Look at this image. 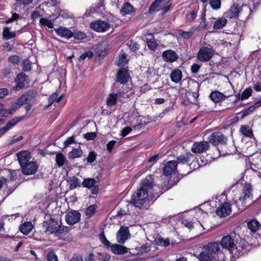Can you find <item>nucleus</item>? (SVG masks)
<instances>
[{"instance_id":"f257e3e1","label":"nucleus","mask_w":261,"mask_h":261,"mask_svg":"<svg viewBox=\"0 0 261 261\" xmlns=\"http://www.w3.org/2000/svg\"><path fill=\"white\" fill-rule=\"evenodd\" d=\"M152 187V183L148 179L143 180L140 188L132 195L130 203L137 207L147 209L160 195L158 192L151 193Z\"/></svg>"},{"instance_id":"f03ea898","label":"nucleus","mask_w":261,"mask_h":261,"mask_svg":"<svg viewBox=\"0 0 261 261\" xmlns=\"http://www.w3.org/2000/svg\"><path fill=\"white\" fill-rule=\"evenodd\" d=\"M246 242L240 240L238 243L237 234L231 232L224 236L221 239L220 244L223 248L228 250L234 257H239L244 254L246 249Z\"/></svg>"},{"instance_id":"7ed1b4c3","label":"nucleus","mask_w":261,"mask_h":261,"mask_svg":"<svg viewBox=\"0 0 261 261\" xmlns=\"http://www.w3.org/2000/svg\"><path fill=\"white\" fill-rule=\"evenodd\" d=\"M252 186L250 184H245L243 189V196L239 198L243 206L247 207L251 204L252 196Z\"/></svg>"},{"instance_id":"20e7f679","label":"nucleus","mask_w":261,"mask_h":261,"mask_svg":"<svg viewBox=\"0 0 261 261\" xmlns=\"http://www.w3.org/2000/svg\"><path fill=\"white\" fill-rule=\"evenodd\" d=\"M215 52L211 47L202 46L197 53V58L202 62H207L212 58Z\"/></svg>"},{"instance_id":"39448f33","label":"nucleus","mask_w":261,"mask_h":261,"mask_svg":"<svg viewBox=\"0 0 261 261\" xmlns=\"http://www.w3.org/2000/svg\"><path fill=\"white\" fill-rule=\"evenodd\" d=\"M15 82L16 85L13 89L17 91L27 87L29 84L30 80L28 76L24 72H20L17 75Z\"/></svg>"},{"instance_id":"423d86ee","label":"nucleus","mask_w":261,"mask_h":261,"mask_svg":"<svg viewBox=\"0 0 261 261\" xmlns=\"http://www.w3.org/2000/svg\"><path fill=\"white\" fill-rule=\"evenodd\" d=\"M45 231L48 234L57 233L59 229V223L55 219L50 218L48 220L44 221L43 223Z\"/></svg>"},{"instance_id":"0eeeda50","label":"nucleus","mask_w":261,"mask_h":261,"mask_svg":"<svg viewBox=\"0 0 261 261\" xmlns=\"http://www.w3.org/2000/svg\"><path fill=\"white\" fill-rule=\"evenodd\" d=\"M209 142L215 145L220 144L222 145L226 143L227 138L221 132H216L211 134L208 137Z\"/></svg>"},{"instance_id":"6e6552de","label":"nucleus","mask_w":261,"mask_h":261,"mask_svg":"<svg viewBox=\"0 0 261 261\" xmlns=\"http://www.w3.org/2000/svg\"><path fill=\"white\" fill-rule=\"evenodd\" d=\"M81 213L76 210H71L65 215V220L68 224L72 225L81 219Z\"/></svg>"},{"instance_id":"1a4fd4ad","label":"nucleus","mask_w":261,"mask_h":261,"mask_svg":"<svg viewBox=\"0 0 261 261\" xmlns=\"http://www.w3.org/2000/svg\"><path fill=\"white\" fill-rule=\"evenodd\" d=\"M90 25L93 30L98 32H107L111 27L110 24L108 22L102 20L91 22Z\"/></svg>"},{"instance_id":"9d476101","label":"nucleus","mask_w":261,"mask_h":261,"mask_svg":"<svg viewBox=\"0 0 261 261\" xmlns=\"http://www.w3.org/2000/svg\"><path fill=\"white\" fill-rule=\"evenodd\" d=\"M208 142L206 141L196 142L191 148L193 152L196 153H201L206 151L210 148Z\"/></svg>"},{"instance_id":"9b49d317","label":"nucleus","mask_w":261,"mask_h":261,"mask_svg":"<svg viewBox=\"0 0 261 261\" xmlns=\"http://www.w3.org/2000/svg\"><path fill=\"white\" fill-rule=\"evenodd\" d=\"M231 204L229 202H225L218 207L216 211V214L220 217H225L231 213Z\"/></svg>"},{"instance_id":"f8f14e48","label":"nucleus","mask_w":261,"mask_h":261,"mask_svg":"<svg viewBox=\"0 0 261 261\" xmlns=\"http://www.w3.org/2000/svg\"><path fill=\"white\" fill-rule=\"evenodd\" d=\"M38 167V166L36 163L33 161L28 163L21 167L22 172L27 175L34 174L36 172Z\"/></svg>"},{"instance_id":"ddd939ff","label":"nucleus","mask_w":261,"mask_h":261,"mask_svg":"<svg viewBox=\"0 0 261 261\" xmlns=\"http://www.w3.org/2000/svg\"><path fill=\"white\" fill-rule=\"evenodd\" d=\"M37 92L35 90H30L25 92L19 98V101L21 104H26L30 102L37 96Z\"/></svg>"},{"instance_id":"4468645a","label":"nucleus","mask_w":261,"mask_h":261,"mask_svg":"<svg viewBox=\"0 0 261 261\" xmlns=\"http://www.w3.org/2000/svg\"><path fill=\"white\" fill-rule=\"evenodd\" d=\"M218 151L220 155L224 156L236 152V148L233 144H227L226 143H224L218 147Z\"/></svg>"},{"instance_id":"2eb2a0df","label":"nucleus","mask_w":261,"mask_h":261,"mask_svg":"<svg viewBox=\"0 0 261 261\" xmlns=\"http://www.w3.org/2000/svg\"><path fill=\"white\" fill-rule=\"evenodd\" d=\"M129 230L127 227L121 226L117 233V241L120 244H124L128 239Z\"/></svg>"},{"instance_id":"dca6fc26","label":"nucleus","mask_w":261,"mask_h":261,"mask_svg":"<svg viewBox=\"0 0 261 261\" xmlns=\"http://www.w3.org/2000/svg\"><path fill=\"white\" fill-rule=\"evenodd\" d=\"M128 79L129 74L126 68H122L118 71L116 75V80L118 83L125 85L128 81Z\"/></svg>"},{"instance_id":"f3484780","label":"nucleus","mask_w":261,"mask_h":261,"mask_svg":"<svg viewBox=\"0 0 261 261\" xmlns=\"http://www.w3.org/2000/svg\"><path fill=\"white\" fill-rule=\"evenodd\" d=\"M17 154L18 157V161L20 165V167L31 162L30 160L31 156V153L29 151H21L18 152Z\"/></svg>"},{"instance_id":"a211bd4d","label":"nucleus","mask_w":261,"mask_h":261,"mask_svg":"<svg viewBox=\"0 0 261 261\" xmlns=\"http://www.w3.org/2000/svg\"><path fill=\"white\" fill-rule=\"evenodd\" d=\"M162 58L165 62L172 63L178 59V56L175 51L169 49L163 53Z\"/></svg>"},{"instance_id":"6ab92c4d","label":"nucleus","mask_w":261,"mask_h":261,"mask_svg":"<svg viewBox=\"0 0 261 261\" xmlns=\"http://www.w3.org/2000/svg\"><path fill=\"white\" fill-rule=\"evenodd\" d=\"M96 180L94 178H87L83 181V186L88 188H91V192L95 194L98 192V188L95 185Z\"/></svg>"},{"instance_id":"aec40b11","label":"nucleus","mask_w":261,"mask_h":261,"mask_svg":"<svg viewBox=\"0 0 261 261\" xmlns=\"http://www.w3.org/2000/svg\"><path fill=\"white\" fill-rule=\"evenodd\" d=\"M177 163L175 161L168 162L163 168V173L165 175H168L175 172L177 169Z\"/></svg>"},{"instance_id":"412c9836","label":"nucleus","mask_w":261,"mask_h":261,"mask_svg":"<svg viewBox=\"0 0 261 261\" xmlns=\"http://www.w3.org/2000/svg\"><path fill=\"white\" fill-rule=\"evenodd\" d=\"M22 119L20 117H16L8 122L5 127L0 128V135H2L10 129L12 126L15 125Z\"/></svg>"},{"instance_id":"4be33fe9","label":"nucleus","mask_w":261,"mask_h":261,"mask_svg":"<svg viewBox=\"0 0 261 261\" xmlns=\"http://www.w3.org/2000/svg\"><path fill=\"white\" fill-rule=\"evenodd\" d=\"M55 31L58 35L66 39H69L73 35L70 30L65 28L60 27L55 29Z\"/></svg>"},{"instance_id":"5701e85b","label":"nucleus","mask_w":261,"mask_h":261,"mask_svg":"<svg viewBox=\"0 0 261 261\" xmlns=\"http://www.w3.org/2000/svg\"><path fill=\"white\" fill-rule=\"evenodd\" d=\"M147 36L150 37V38H146V43L148 47L153 52L155 51L158 46L159 43L155 41V38L152 33H148L147 35Z\"/></svg>"},{"instance_id":"b1692460","label":"nucleus","mask_w":261,"mask_h":261,"mask_svg":"<svg viewBox=\"0 0 261 261\" xmlns=\"http://www.w3.org/2000/svg\"><path fill=\"white\" fill-rule=\"evenodd\" d=\"M204 248L206 251L212 253L213 255L218 253L221 250L219 244L215 242L208 243Z\"/></svg>"},{"instance_id":"393cba45","label":"nucleus","mask_w":261,"mask_h":261,"mask_svg":"<svg viewBox=\"0 0 261 261\" xmlns=\"http://www.w3.org/2000/svg\"><path fill=\"white\" fill-rule=\"evenodd\" d=\"M229 96H225L222 93H221L218 91L212 92L209 96L211 99L215 103L224 100L226 98L228 97Z\"/></svg>"},{"instance_id":"a878e982","label":"nucleus","mask_w":261,"mask_h":261,"mask_svg":"<svg viewBox=\"0 0 261 261\" xmlns=\"http://www.w3.org/2000/svg\"><path fill=\"white\" fill-rule=\"evenodd\" d=\"M112 251L118 255H122L128 252V248L121 245L115 244L111 246Z\"/></svg>"},{"instance_id":"bb28decb","label":"nucleus","mask_w":261,"mask_h":261,"mask_svg":"<svg viewBox=\"0 0 261 261\" xmlns=\"http://www.w3.org/2000/svg\"><path fill=\"white\" fill-rule=\"evenodd\" d=\"M252 12L251 7L248 5H243L239 7V17L248 18Z\"/></svg>"},{"instance_id":"cd10ccee","label":"nucleus","mask_w":261,"mask_h":261,"mask_svg":"<svg viewBox=\"0 0 261 261\" xmlns=\"http://www.w3.org/2000/svg\"><path fill=\"white\" fill-rule=\"evenodd\" d=\"M120 13L122 15L127 14H132L136 12V9L134 7L129 3H125L121 7L120 9Z\"/></svg>"},{"instance_id":"c85d7f7f","label":"nucleus","mask_w":261,"mask_h":261,"mask_svg":"<svg viewBox=\"0 0 261 261\" xmlns=\"http://www.w3.org/2000/svg\"><path fill=\"white\" fill-rule=\"evenodd\" d=\"M33 226L31 222L25 221L19 226V230L23 234H28L32 230Z\"/></svg>"},{"instance_id":"c756f323","label":"nucleus","mask_w":261,"mask_h":261,"mask_svg":"<svg viewBox=\"0 0 261 261\" xmlns=\"http://www.w3.org/2000/svg\"><path fill=\"white\" fill-rule=\"evenodd\" d=\"M247 226L251 232H257L261 228V225L256 219H252L247 222Z\"/></svg>"},{"instance_id":"7c9ffc66","label":"nucleus","mask_w":261,"mask_h":261,"mask_svg":"<svg viewBox=\"0 0 261 261\" xmlns=\"http://www.w3.org/2000/svg\"><path fill=\"white\" fill-rule=\"evenodd\" d=\"M226 15L228 17L232 18H236L239 17V7L237 4H234L226 12Z\"/></svg>"},{"instance_id":"2f4dec72","label":"nucleus","mask_w":261,"mask_h":261,"mask_svg":"<svg viewBox=\"0 0 261 261\" xmlns=\"http://www.w3.org/2000/svg\"><path fill=\"white\" fill-rule=\"evenodd\" d=\"M182 76V72L179 69H174L170 74L171 81L176 83H178L181 80Z\"/></svg>"},{"instance_id":"473e14b6","label":"nucleus","mask_w":261,"mask_h":261,"mask_svg":"<svg viewBox=\"0 0 261 261\" xmlns=\"http://www.w3.org/2000/svg\"><path fill=\"white\" fill-rule=\"evenodd\" d=\"M198 258L199 261H214L215 259L214 255L206 251L201 252Z\"/></svg>"},{"instance_id":"72a5a7b5","label":"nucleus","mask_w":261,"mask_h":261,"mask_svg":"<svg viewBox=\"0 0 261 261\" xmlns=\"http://www.w3.org/2000/svg\"><path fill=\"white\" fill-rule=\"evenodd\" d=\"M7 173V176L9 177L7 180V184H8V185H10L11 187L14 186V187L16 188L15 187V184H13L14 181L17 179V173L16 171L15 170H9Z\"/></svg>"},{"instance_id":"f704fd0d","label":"nucleus","mask_w":261,"mask_h":261,"mask_svg":"<svg viewBox=\"0 0 261 261\" xmlns=\"http://www.w3.org/2000/svg\"><path fill=\"white\" fill-rule=\"evenodd\" d=\"M16 36L15 32H10V28L5 27L3 30V38L4 40H9Z\"/></svg>"},{"instance_id":"c9c22d12","label":"nucleus","mask_w":261,"mask_h":261,"mask_svg":"<svg viewBox=\"0 0 261 261\" xmlns=\"http://www.w3.org/2000/svg\"><path fill=\"white\" fill-rule=\"evenodd\" d=\"M227 22V20L226 18H220L214 23L213 28L215 30L222 29L226 25Z\"/></svg>"},{"instance_id":"e433bc0d","label":"nucleus","mask_w":261,"mask_h":261,"mask_svg":"<svg viewBox=\"0 0 261 261\" xmlns=\"http://www.w3.org/2000/svg\"><path fill=\"white\" fill-rule=\"evenodd\" d=\"M55 161L56 164L59 167L63 166L65 162H67L65 156L61 152H58L56 154Z\"/></svg>"},{"instance_id":"4c0bfd02","label":"nucleus","mask_w":261,"mask_h":261,"mask_svg":"<svg viewBox=\"0 0 261 261\" xmlns=\"http://www.w3.org/2000/svg\"><path fill=\"white\" fill-rule=\"evenodd\" d=\"M193 157V155L190 153H188L186 154H182L178 156L176 159V163L185 164L189 161L191 158Z\"/></svg>"},{"instance_id":"58836bf2","label":"nucleus","mask_w":261,"mask_h":261,"mask_svg":"<svg viewBox=\"0 0 261 261\" xmlns=\"http://www.w3.org/2000/svg\"><path fill=\"white\" fill-rule=\"evenodd\" d=\"M162 6H163V5H162V1L155 0L150 6L149 12L152 13L153 12L158 11L161 10Z\"/></svg>"},{"instance_id":"ea45409f","label":"nucleus","mask_w":261,"mask_h":261,"mask_svg":"<svg viewBox=\"0 0 261 261\" xmlns=\"http://www.w3.org/2000/svg\"><path fill=\"white\" fill-rule=\"evenodd\" d=\"M117 94H110L107 99V105L108 107H112L117 102Z\"/></svg>"},{"instance_id":"a19ab883","label":"nucleus","mask_w":261,"mask_h":261,"mask_svg":"<svg viewBox=\"0 0 261 261\" xmlns=\"http://www.w3.org/2000/svg\"><path fill=\"white\" fill-rule=\"evenodd\" d=\"M240 132L244 136L252 138L253 136V132L248 126L243 125L241 127L240 129Z\"/></svg>"},{"instance_id":"79ce46f5","label":"nucleus","mask_w":261,"mask_h":261,"mask_svg":"<svg viewBox=\"0 0 261 261\" xmlns=\"http://www.w3.org/2000/svg\"><path fill=\"white\" fill-rule=\"evenodd\" d=\"M22 69L24 72L32 70V63L29 59H24L22 62Z\"/></svg>"},{"instance_id":"37998d69","label":"nucleus","mask_w":261,"mask_h":261,"mask_svg":"<svg viewBox=\"0 0 261 261\" xmlns=\"http://www.w3.org/2000/svg\"><path fill=\"white\" fill-rule=\"evenodd\" d=\"M39 22L41 25L47 27L49 29H53L54 28V24L51 20L46 18H41Z\"/></svg>"},{"instance_id":"c03bdc74","label":"nucleus","mask_w":261,"mask_h":261,"mask_svg":"<svg viewBox=\"0 0 261 261\" xmlns=\"http://www.w3.org/2000/svg\"><path fill=\"white\" fill-rule=\"evenodd\" d=\"M7 180L8 179L2 176L0 178V189L2 187L3 185H6L10 193H11L15 189V188L14 187V186L11 187L10 185H8V184H7Z\"/></svg>"},{"instance_id":"a18cd8bd","label":"nucleus","mask_w":261,"mask_h":261,"mask_svg":"<svg viewBox=\"0 0 261 261\" xmlns=\"http://www.w3.org/2000/svg\"><path fill=\"white\" fill-rule=\"evenodd\" d=\"M96 206L95 205H91L86 209L85 213L88 218H90L94 214Z\"/></svg>"},{"instance_id":"49530a36","label":"nucleus","mask_w":261,"mask_h":261,"mask_svg":"<svg viewBox=\"0 0 261 261\" xmlns=\"http://www.w3.org/2000/svg\"><path fill=\"white\" fill-rule=\"evenodd\" d=\"M81 152L79 148H74L69 153V158L74 159L81 156Z\"/></svg>"},{"instance_id":"de8ad7c7","label":"nucleus","mask_w":261,"mask_h":261,"mask_svg":"<svg viewBox=\"0 0 261 261\" xmlns=\"http://www.w3.org/2000/svg\"><path fill=\"white\" fill-rule=\"evenodd\" d=\"M99 238L103 245L107 247H111L110 242L107 239L103 231L100 233Z\"/></svg>"},{"instance_id":"09e8293b","label":"nucleus","mask_w":261,"mask_h":261,"mask_svg":"<svg viewBox=\"0 0 261 261\" xmlns=\"http://www.w3.org/2000/svg\"><path fill=\"white\" fill-rule=\"evenodd\" d=\"M209 4L214 10H218L221 7V0H210Z\"/></svg>"},{"instance_id":"8fccbe9b","label":"nucleus","mask_w":261,"mask_h":261,"mask_svg":"<svg viewBox=\"0 0 261 261\" xmlns=\"http://www.w3.org/2000/svg\"><path fill=\"white\" fill-rule=\"evenodd\" d=\"M127 59L126 55L124 54H122L119 56L117 65L118 66H123L127 63Z\"/></svg>"},{"instance_id":"3c124183","label":"nucleus","mask_w":261,"mask_h":261,"mask_svg":"<svg viewBox=\"0 0 261 261\" xmlns=\"http://www.w3.org/2000/svg\"><path fill=\"white\" fill-rule=\"evenodd\" d=\"M156 243L158 245L162 247H167L170 244V241L169 239H163L162 238H159L156 241Z\"/></svg>"},{"instance_id":"603ef678","label":"nucleus","mask_w":261,"mask_h":261,"mask_svg":"<svg viewBox=\"0 0 261 261\" xmlns=\"http://www.w3.org/2000/svg\"><path fill=\"white\" fill-rule=\"evenodd\" d=\"M8 61L14 65H18L20 62V58L17 55H11L8 58Z\"/></svg>"},{"instance_id":"864d4df0","label":"nucleus","mask_w":261,"mask_h":261,"mask_svg":"<svg viewBox=\"0 0 261 261\" xmlns=\"http://www.w3.org/2000/svg\"><path fill=\"white\" fill-rule=\"evenodd\" d=\"M194 31L190 30L188 32L184 31L182 30H179L178 34L184 38L188 39L190 38L193 34Z\"/></svg>"},{"instance_id":"5fc2aeb1","label":"nucleus","mask_w":261,"mask_h":261,"mask_svg":"<svg viewBox=\"0 0 261 261\" xmlns=\"http://www.w3.org/2000/svg\"><path fill=\"white\" fill-rule=\"evenodd\" d=\"M256 108V107L255 106V104L254 103V105L251 106L246 109L243 113L242 114V117L244 118L250 114H251Z\"/></svg>"},{"instance_id":"6e6d98bb","label":"nucleus","mask_w":261,"mask_h":261,"mask_svg":"<svg viewBox=\"0 0 261 261\" xmlns=\"http://www.w3.org/2000/svg\"><path fill=\"white\" fill-rule=\"evenodd\" d=\"M252 93V89L251 88H248L245 89L242 93L241 98L242 100L246 99L249 98Z\"/></svg>"},{"instance_id":"4d7b16f0","label":"nucleus","mask_w":261,"mask_h":261,"mask_svg":"<svg viewBox=\"0 0 261 261\" xmlns=\"http://www.w3.org/2000/svg\"><path fill=\"white\" fill-rule=\"evenodd\" d=\"M58 96L57 92H55L48 98V104L47 107L51 106L54 102H56L57 97Z\"/></svg>"},{"instance_id":"13d9d810","label":"nucleus","mask_w":261,"mask_h":261,"mask_svg":"<svg viewBox=\"0 0 261 261\" xmlns=\"http://www.w3.org/2000/svg\"><path fill=\"white\" fill-rule=\"evenodd\" d=\"M57 259H58V256L56 255L53 250H50L48 252L46 256V259L48 261L55 260Z\"/></svg>"},{"instance_id":"bf43d9fd","label":"nucleus","mask_w":261,"mask_h":261,"mask_svg":"<svg viewBox=\"0 0 261 261\" xmlns=\"http://www.w3.org/2000/svg\"><path fill=\"white\" fill-rule=\"evenodd\" d=\"M97 154L94 151H90L86 160L88 163H92L96 158Z\"/></svg>"},{"instance_id":"052dcab7","label":"nucleus","mask_w":261,"mask_h":261,"mask_svg":"<svg viewBox=\"0 0 261 261\" xmlns=\"http://www.w3.org/2000/svg\"><path fill=\"white\" fill-rule=\"evenodd\" d=\"M69 231V228L68 227L65 226H62L59 223V229L57 232V234H62L64 233H68Z\"/></svg>"},{"instance_id":"680f3d73","label":"nucleus","mask_w":261,"mask_h":261,"mask_svg":"<svg viewBox=\"0 0 261 261\" xmlns=\"http://www.w3.org/2000/svg\"><path fill=\"white\" fill-rule=\"evenodd\" d=\"M23 104H21L19 102V98H18L17 102H15L12 103L11 108L10 109L14 113V112L18 109H19L20 106H22Z\"/></svg>"},{"instance_id":"e2e57ef3","label":"nucleus","mask_w":261,"mask_h":261,"mask_svg":"<svg viewBox=\"0 0 261 261\" xmlns=\"http://www.w3.org/2000/svg\"><path fill=\"white\" fill-rule=\"evenodd\" d=\"M84 137L87 140H93L96 137V134L95 132L87 133L84 135Z\"/></svg>"},{"instance_id":"0e129e2a","label":"nucleus","mask_w":261,"mask_h":261,"mask_svg":"<svg viewBox=\"0 0 261 261\" xmlns=\"http://www.w3.org/2000/svg\"><path fill=\"white\" fill-rule=\"evenodd\" d=\"M129 49L133 51H135L139 49V44L136 42L132 41H129L127 44Z\"/></svg>"},{"instance_id":"69168bd1","label":"nucleus","mask_w":261,"mask_h":261,"mask_svg":"<svg viewBox=\"0 0 261 261\" xmlns=\"http://www.w3.org/2000/svg\"><path fill=\"white\" fill-rule=\"evenodd\" d=\"M205 17V13L203 12L201 16V21L199 25V28L204 29L207 27V23L206 22Z\"/></svg>"},{"instance_id":"338daca9","label":"nucleus","mask_w":261,"mask_h":261,"mask_svg":"<svg viewBox=\"0 0 261 261\" xmlns=\"http://www.w3.org/2000/svg\"><path fill=\"white\" fill-rule=\"evenodd\" d=\"M11 72V67L8 66L2 70V74L4 77H8Z\"/></svg>"},{"instance_id":"774afa93","label":"nucleus","mask_w":261,"mask_h":261,"mask_svg":"<svg viewBox=\"0 0 261 261\" xmlns=\"http://www.w3.org/2000/svg\"><path fill=\"white\" fill-rule=\"evenodd\" d=\"M79 184H80V181L77 178H73L72 180H70V189H74V188H76L77 186H79Z\"/></svg>"}]
</instances>
